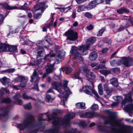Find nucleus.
Wrapping results in <instances>:
<instances>
[{
    "label": "nucleus",
    "instance_id": "9b49d317",
    "mask_svg": "<svg viewBox=\"0 0 133 133\" xmlns=\"http://www.w3.org/2000/svg\"><path fill=\"white\" fill-rule=\"evenodd\" d=\"M10 110L9 107L7 106L1 108V111L2 113H0V118L8 116Z\"/></svg>",
    "mask_w": 133,
    "mask_h": 133
},
{
    "label": "nucleus",
    "instance_id": "3c124183",
    "mask_svg": "<svg viewBox=\"0 0 133 133\" xmlns=\"http://www.w3.org/2000/svg\"><path fill=\"white\" fill-rule=\"evenodd\" d=\"M63 97L64 98L62 102L63 104V105H65V102L67 101V99L68 97V95L66 96V97H65V96H63Z\"/></svg>",
    "mask_w": 133,
    "mask_h": 133
},
{
    "label": "nucleus",
    "instance_id": "ddd939ff",
    "mask_svg": "<svg viewBox=\"0 0 133 133\" xmlns=\"http://www.w3.org/2000/svg\"><path fill=\"white\" fill-rule=\"evenodd\" d=\"M30 81L31 82H38L39 79L40 77L38 75L37 73L36 70H34L33 74L30 77Z\"/></svg>",
    "mask_w": 133,
    "mask_h": 133
},
{
    "label": "nucleus",
    "instance_id": "8fccbe9b",
    "mask_svg": "<svg viewBox=\"0 0 133 133\" xmlns=\"http://www.w3.org/2000/svg\"><path fill=\"white\" fill-rule=\"evenodd\" d=\"M84 6L83 5H79L78 6L77 11L80 12L84 10Z\"/></svg>",
    "mask_w": 133,
    "mask_h": 133
},
{
    "label": "nucleus",
    "instance_id": "603ef678",
    "mask_svg": "<svg viewBox=\"0 0 133 133\" xmlns=\"http://www.w3.org/2000/svg\"><path fill=\"white\" fill-rule=\"evenodd\" d=\"M27 4L25 3L24 5L20 7V9L21 10H26L27 9Z\"/></svg>",
    "mask_w": 133,
    "mask_h": 133
},
{
    "label": "nucleus",
    "instance_id": "c85d7f7f",
    "mask_svg": "<svg viewBox=\"0 0 133 133\" xmlns=\"http://www.w3.org/2000/svg\"><path fill=\"white\" fill-rule=\"evenodd\" d=\"M54 98L52 97L51 95H46L45 96V101L48 102H51Z\"/></svg>",
    "mask_w": 133,
    "mask_h": 133
},
{
    "label": "nucleus",
    "instance_id": "4468645a",
    "mask_svg": "<svg viewBox=\"0 0 133 133\" xmlns=\"http://www.w3.org/2000/svg\"><path fill=\"white\" fill-rule=\"evenodd\" d=\"M52 86L55 89L59 92L61 94H63L64 92H61V90L60 87L62 85V84L60 83H59L57 82H54L52 84Z\"/></svg>",
    "mask_w": 133,
    "mask_h": 133
},
{
    "label": "nucleus",
    "instance_id": "4c0bfd02",
    "mask_svg": "<svg viewBox=\"0 0 133 133\" xmlns=\"http://www.w3.org/2000/svg\"><path fill=\"white\" fill-rule=\"evenodd\" d=\"M24 79V76H19L16 78L15 79V81L16 82L19 80H21Z\"/></svg>",
    "mask_w": 133,
    "mask_h": 133
},
{
    "label": "nucleus",
    "instance_id": "338daca9",
    "mask_svg": "<svg viewBox=\"0 0 133 133\" xmlns=\"http://www.w3.org/2000/svg\"><path fill=\"white\" fill-rule=\"evenodd\" d=\"M120 125V123L118 122L115 121L113 123V125L114 126L119 127Z\"/></svg>",
    "mask_w": 133,
    "mask_h": 133
},
{
    "label": "nucleus",
    "instance_id": "09e8293b",
    "mask_svg": "<svg viewBox=\"0 0 133 133\" xmlns=\"http://www.w3.org/2000/svg\"><path fill=\"white\" fill-rule=\"evenodd\" d=\"M15 102L17 104L21 105L23 104V101L21 99H17L15 101Z\"/></svg>",
    "mask_w": 133,
    "mask_h": 133
},
{
    "label": "nucleus",
    "instance_id": "774afa93",
    "mask_svg": "<svg viewBox=\"0 0 133 133\" xmlns=\"http://www.w3.org/2000/svg\"><path fill=\"white\" fill-rule=\"evenodd\" d=\"M68 81L67 80L64 81L63 87L64 88L67 87V84Z\"/></svg>",
    "mask_w": 133,
    "mask_h": 133
},
{
    "label": "nucleus",
    "instance_id": "423d86ee",
    "mask_svg": "<svg viewBox=\"0 0 133 133\" xmlns=\"http://www.w3.org/2000/svg\"><path fill=\"white\" fill-rule=\"evenodd\" d=\"M102 118L104 120L103 126H102L101 123H98L97 124V126L100 131L104 132H107L108 130V117L107 116H102Z\"/></svg>",
    "mask_w": 133,
    "mask_h": 133
},
{
    "label": "nucleus",
    "instance_id": "052dcab7",
    "mask_svg": "<svg viewBox=\"0 0 133 133\" xmlns=\"http://www.w3.org/2000/svg\"><path fill=\"white\" fill-rule=\"evenodd\" d=\"M98 105L96 104L93 105L91 107V109L93 110H96L98 108Z\"/></svg>",
    "mask_w": 133,
    "mask_h": 133
},
{
    "label": "nucleus",
    "instance_id": "a18cd8bd",
    "mask_svg": "<svg viewBox=\"0 0 133 133\" xmlns=\"http://www.w3.org/2000/svg\"><path fill=\"white\" fill-rule=\"evenodd\" d=\"M11 100L9 98H5L3 99L2 101V102L9 103L11 102Z\"/></svg>",
    "mask_w": 133,
    "mask_h": 133
},
{
    "label": "nucleus",
    "instance_id": "dca6fc26",
    "mask_svg": "<svg viewBox=\"0 0 133 133\" xmlns=\"http://www.w3.org/2000/svg\"><path fill=\"white\" fill-rule=\"evenodd\" d=\"M60 70L65 72L66 74H69L72 71V69L70 67H66L61 68Z\"/></svg>",
    "mask_w": 133,
    "mask_h": 133
},
{
    "label": "nucleus",
    "instance_id": "393cba45",
    "mask_svg": "<svg viewBox=\"0 0 133 133\" xmlns=\"http://www.w3.org/2000/svg\"><path fill=\"white\" fill-rule=\"evenodd\" d=\"M3 7L5 9L7 10H12L17 9V7L16 6H11L6 3H5L3 4Z\"/></svg>",
    "mask_w": 133,
    "mask_h": 133
},
{
    "label": "nucleus",
    "instance_id": "bb28decb",
    "mask_svg": "<svg viewBox=\"0 0 133 133\" xmlns=\"http://www.w3.org/2000/svg\"><path fill=\"white\" fill-rule=\"evenodd\" d=\"M117 12L119 14H123V13L129 12V10L124 8H121L117 10Z\"/></svg>",
    "mask_w": 133,
    "mask_h": 133
},
{
    "label": "nucleus",
    "instance_id": "5fc2aeb1",
    "mask_svg": "<svg viewBox=\"0 0 133 133\" xmlns=\"http://www.w3.org/2000/svg\"><path fill=\"white\" fill-rule=\"evenodd\" d=\"M83 71L86 74L88 73L90 71V70L88 69L87 67H84L83 68Z\"/></svg>",
    "mask_w": 133,
    "mask_h": 133
},
{
    "label": "nucleus",
    "instance_id": "b1692460",
    "mask_svg": "<svg viewBox=\"0 0 133 133\" xmlns=\"http://www.w3.org/2000/svg\"><path fill=\"white\" fill-rule=\"evenodd\" d=\"M27 79L24 77V79H22L20 81L21 84L19 86L21 88H24L25 87L26 83L27 82Z\"/></svg>",
    "mask_w": 133,
    "mask_h": 133
},
{
    "label": "nucleus",
    "instance_id": "49530a36",
    "mask_svg": "<svg viewBox=\"0 0 133 133\" xmlns=\"http://www.w3.org/2000/svg\"><path fill=\"white\" fill-rule=\"evenodd\" d=\"M84 15L85 16L89 18H91L92 17V15L89 12H86Z\"/></svg>",
    "mask_w": 133,
    "mask_h": 133
},
{
    "label": "nucleus",
    "instance_id": "9d476101",
    "mask_svg": "<svg viewBox=\"0 0 133 133\" xmlns=\"http://www.w3.org/2000/svg\"><path fill=\"white\" fill-rule=\"evenodd\" d=\"M45 54L44 50V49L42 48V50L39 51L37 52V60L35 61H34V65H38L40 64L42 62V58H39V57H43Z\"/></svg>",
    "mask_w": 133,
    "mask_h": 133
},
{
    "label": "nucleus",
    "instance_id": "c756f323",
    "mask_svg": "<svg viewBox=\"0 0 133 133\" xmlns=\"http://www.w3.org/2000/svg\"><path fill=\"white\" fill-rule=\"evenodd\" d=\"M8 49V51H14L17 49V46L16 45L13 46L9 45Z\"/></svg>",
    "mask_w": 133,
    "mask_h": 133
},
{
    "label": "nucleus",
    "instance_id": "c03bdc74",
    "mask_svg": "<svg viewBox=\"0 0 133 133\" xmlns=\"http://www.w3.org/2000/svg\"><path fill=\"white\" fill-rule=\"evenodd\" d=\"M99 72L105 76L108 75V72L107 70H101L99 71Z\"/></svg>",
    "mask_w": 133,
    "mask_h": 133
},
{
    "label": "nucleus",
    "instance_id": "1a4fd4ad",
    "mask_svg": "<svg viewBox=\"0 0 133 133\" xmlns=\"http://www.w3.org/2000/svg\"><path fill=\"white\" fill-rule=\"evenodd\" d=\"M99 115L97 112L91 111L85 112L80 115L81 117L88 118H93L94 117L99 116Z\"/></svg>",
    "mask_w": 133,
    "mask_h": 133
},
{
    "label": "nucleus",
    "instance_id": "bf43d9fd",
    "mask_svg": "<svg viewBox=\"0 0 133 133\" xmlns=\"http://www.w3.org/2000/svg\"><path fill=\"white\" fill-rule=\"evenodd\" d=\"M94 1L97 5L98 4L103 3L104 1V0H95Z\"/></svg>",
    "mask_w": 133,
    "mask_h": 133
},
{
    "label": "nucleus",
    "instance_id": "de8ad7c7",
    "mask_svg": "<svg viewBox=\"0 0 133 133\" xmlns=\"http://www.w3.org/2000/svg\"><path fill=\"white\" fill-rule=\"evenodd\" d=\"M79 125L80 126L83 128H84L87 125L86 122L84 121H82L80 122Z\"/></svg>",
    "mask_w": 133,
    "mask_h": 133
},
{
    "label": "nucleus",
    "instance_id": "6e6d98bb",
    "mask_svg": "<svg viewBox=\"0 0 133 133\" xmlns=\"http://www.w3.org/2000/svg\"><path fill=\"white\" fill-rule=\"evenodd\" d=\"M65 133H79V132L76 130H73L71 131H66Z\"/></svg>",
    "mask_w": 133,
    "mask_h": 133
},
{
    "label": "nucleus",
    "instance_id": "a19ab883",
    "mask_svg": "<svg viewBox=\"0 0 133 133\" xmlns=\"http://www.w3.org/2000/svg\"><path fill=\"white\" fill-rule=\"evenodd\" d=\"M105 28H103L98 32V33L97 35V36H101L103 33L104 31L105 30Z\"/></svg>",
    "mask_w": 133,
    "mask_h": 133
},
{
    "label": "nucleus",
    "instance_id": "2eb2a0df",
    "mask_svg": "<svg viewBox=\"0 0 133 133\" xmlns=\"http://www.w3.org/2000/svg\"><path fill=\"white\" fill-rule=\"evenodd\" d=\"M9 44L5 43L0 44V52L8 51Z\"/></svg>",
    "mask_w": 133,
    "mask_h": 133
},
{
    "label": "nucleus",
    "instance_id": "4be33fe9",
    "mask_svg": "<svg viewBox=\"0 0 133 133\" xmlns=\"http://www.w3.org/2000/svg\"><path fill=\"white\" fill-rule=\"evenodd\" d=\"M0 81L3 85H5L10 82V80L9 79L4 77L2 79H0Z\"/></svg>",
    "mask_w": 133,
    "mask_h": 133
},
{
    "label": "nucleus",
    "instance_id": "680f3d73",
    "mask_svg": "<svg viewBox=\"0 0 133 133\" xmlns=\"http://www.w3.org/2000/svg\"><path fill=\"white\" fill-rule=\"evenodd\" d=\"M20 97L21 95L17 93L14 96V99H16V100L17 99H18V98Z\"/></svg>",
    "mask_w": 133,
    "mask_h": 133
},
{
    "label": "nucleus",
    "instance_id": "a211bd4d",
    "mask_svg": "<svg viewBox=\"0 0 133 133\" xmlns=\"http://www.w3.org/2000/svg\"><path fill=\"white\" fill-rule=\"evenodd\" d=\"M64 52L62 51H58L57 52L56 59L58 60L59 59L62 58L64 56Z\"/></svg>",
    "mask_w": 133,
    "mask_h": 133
},
{
    "label": "nucleus",
    "instance_id": "e433bc0d",
    "mask_svg": "<svg viewBox=\"0 0 133 133\" xmlns=\"http://www.w3.org/2000/svg\"><path fill=\"white\" fill-rule=\"evenodd\" d=\"M79 72H77L75 73L74 74V78L75 79H80L82 81V78L81 77L79 76Z\"/></svg>",
    "mask_w": 133,
    "mask_h": 133
},
{
    "label": "nucleus",
    "instance_id": "0eeeda50",
    "mask_svg": "<svg viewBox=\"0 0 133 133\" xmlns=\"http://www.w3.org/2000/svg\"><path fill=\"white\" fill-rule=\"evenodd\" d=\"M64 35L67 36V40L75 41L78 38L77 32L72 30H68L66 32Z\"/></svg>",
    "mask_w": 133,
    "mask_h": 133
},
{
    "label": "nucleus",
    "instance_id": "cd10ccee",
    "mask_svg": "<svg viewBox=\"0 0 133 133\" xmlns=\"http://www.w3.org/2000/svg\"><path fill=\"white\" fill-rule=\"evenodd\" d=\"M126 110L128 112L133 111V103H131L125 107Z\"/></svg>",
    "mask_w": 133,
    "mask_h": 133
},
{
    "label": "nucleus",
    "instance_id": "7c9ffc66",
    "mask_svg": "<svg viewBox=\"0 0 133 133\" xmlns=\"http://www.w3.org/2000/svg\"><path fill=\"white\" fill-rule=\"evenodd\" d=\"M22 97L23 99L26 100H28L29 99H33L31 97L28 95L26 93L23 94Z\"/></svg>",
    "mask_w": 133,
    "mask_h": 133
},
{
    "label": "nucleus",
    "instance_id": "58836bf2",
    "mask_svg": "<svg viewBox=\"0 0 133 133\" xmlns=\"http://www.w3.org/2000/svg\"><path fill=\"white\" fill-rule=\"evenodd\" d=\"M92 93L94 94L96 96L95 98L96 99L97 101H99V96L97 93L94 90L92 91Z\"/></svg>",
    "mask_w": 133,
    "mask_h": 133
},
{
    "label": "nucleus",
    "instance_id": "aec40b11",
    "mask_svg": "<svg viewBox=\"0 0 133 133\" xmlns=\"http://www.w3.org/2000/svg\"><path fill=\"white\" fill-rule=\"evenodd\" d=\"M86 76L87 77V79L91 81V80L95 78L96 76L94 72H90V75L87 74Z\"/></svg>",
    "mask_w": 133,
    "mask_h": 133
},
{
    "label": "nucleus",
    "instance_id": "473e14b6",
    "mask_svg": "<svg viewBox=\"0 0 133 133\" xmlns=\"http://www.w3.org/2000/svg\"><path fill=\"white\" fill-rule=\"evenodd\" d=\"M64 88L65 91L66 93V95H64V96H65V97H66V96L67 95H68L69 96V95L71 94V92L69 88H68L67 87Z\"/></svg>",
    "mask_w": 133,
    "mask_h": 133
},
{
    "label": "nucleus",
    "instance_id": "864d4df0",
    "mask_svg": "<svg viewBox=\"0 0 133 133\" xmlns=\"http://www.w3.org/2000/svg\"><path fill=\"white\" fill-rule=\"evenodd\" d=\"M116 133H132L131 132H127L123 130H117Z\"/></svg>",
    "mask_w": 133,
    "mask_h": 133
},
{
    "label": "nucleus",
    "instance_id": "0e129e2a",
    "mask_svg": "<svg viewBox=\"0 0 133 133\" xmlns=\"http://www.w3.org/2000/svg\"><path fill=\"white\" fill-rule=\"evenodd\" d=\"M108 50V49L107 48H105L103 49L102 51H99L100 53L101 54H103L106 53Z\"/></svg>",
    "mask_w": 133,
    "mask_h": 133
},
{
    "label": "nucleus",
    "instance_id": "2f4dec72",
    "mask_svg": "<svg viewBox=\"0 0 133 133\" xmlns=\"http://www.w3.org/2000/svg\"><path fill=\"white\" fill-rule=\"evenodd\" d=\"M105 68V65L104 64L99 65L98 66H96L95 68L93 69L94 71L96 70L101 69H104Z\"/></svg>",
    "mask_w": 133,
    "mask_h": 133
},
{
    "label": "nucleus",
    "instance_id": "7ed1b4c3",
    "mask_svg": "<svg viewBox=\"0 0 133 133\" xmlns=\"http://www.w3.org/2000/svg\"><path fill=\"white\" fill-rule=\"evenodd\" d=\"M96 40V38L94 37H91L89 38L87 40V45H81L78 48V50L82 52L83 55H86L88 54L87 51L90 47V46L94 43Z\"/></svg>",
    "mask_w": 133,
    "mask_h": 133
},
{
    "label": "nucleus",
    "instance_id": "37998d69",
    "mask_svg": "<svg viewBox=\"0 0 133 133\" xmlns=\"http://www.w3.org/2000/svg\"><path fill=\"white\" fill-rule=\"evenodd\" d=\"M42 15V14L38 13L36 14H34V18L37 19L40 18Z\"/></svg>",
    "mask_w": 133,
    "mask_h": 133
},
{
    "label": "nucleus",
    "instance_id": "f03ea898",
    "mask_svg": "<svg viewBox=\"0 0 133 133\" xmlns=\"http://www.w3.org/2000/svg\"><path fill=\"white\" fill-rule=\"evenodd\" d=\"M17 127L21 130H23L26 127H30L28 133H37V129H34L35 124L34 118L33 117L26 118L22 124L17 125Z\"/></svg>",
    "mask_w": 133,
    "mask_h": 133
},
{
    "label": "nucleus",
    "instance_id": "e2e57ef3",
    "mask_svg": "<svg viewBox=\"0 0 133 133\" xmlns=\"http://www.w3.org/2000/svg\"><path fill=\"white\" fill-rule=\"evenodd\" d=\"M104 89L108 93V85L107 84H105L104 85Z\"/></svg>",
    "mask_w": 133,
    "mask_h": 133
},
{
    "label": "nucleus",
    "instance_id": "79ce46f5",
    "mask_svg": "<svg viewBox=\"0 0 133 133\" xmlns=\"http://www.w3.org/2000/svg\"><path fill=\"white\" fill-rule=\"evenodd\" d=\"M113 72L116 73H118L119 72V68H116L112 69L111 70Z\"/></svg>",
    "mask_w": 133,
    "mask_h": 133
},
{
    "label": "nucleus",
    "instance_id": "412c9836",
    "mask_svg": "<svg viewBox=\"0 0 133 133\" xmlns=\"http://www.w3.org/2000/svg\"><path fill=\"white\" fill-rule=\"evenodd\" d=\"M96 5L95 1H93L90 2L88 5L86 6L85 8L86 9H91L94 8Z\"/></svg>",
    "mask_w": 133,
    "mask_h": 133
},
{
    "label": "nucleus",
    "instance_id": "4d7b16f0",
    "mask_svg": "<svg viewBox=\"0 0 133 133\" xmlns=\"http://www.w3.org/2000/svg\"><path fill=\"white\" fill-rule=\"evenodd\" d=\"M84 92L85 94H87L88 95H91L92 94V92L91 91H90L88 89H86L84 91Z\"/></svg>",
    "mask_w": 133,
    "mask_h": 133
},
{
    "label": "nucleus",
    "instance_id": "5701e85b",
    "mask_svg": "<svg viewBox=\"0 0 133 133\" xmlns=\"http://www.w3.org/2000/svg\"><path fill=\"white\" fill-rule=\"evenodd\" d=\"M76 107L77 108H81L84 109L86 108L85 103L81 102L77 103L76 104Z\"/></svg>",
    "mask_w": 133,
    "mask_h": 133
},
{
    "label": "nucleus",
    "instance_id": "13d9d810",
    "mask_svg": "<svg viewBox=\"0 0 133 133\" xmlns=\"http://www.w3.org/2000/svg\"><path fill=\"white\" fill-rule=\"evenodd\" d=\"M87 89H89L91 92L94 90L90 85H86L84 87Z\"/></svg>",
    "mask_w": 133,
    "mask_h": 133
},
{
    "label": "nucleus",
    "instance_id": "f3484780",
    "mask_svg": "<svg viewBox=\"0 0 133 133\" xmlns=\"http://www.w3.org/2000/svg\"><path fill=\"white\" fill-rule=\"evenodd\" d=\"M97 57V52L94 51L90 54L89 59L91 61L95 60Z\"/></svg>",
    "mask_w": 133,
    "mask_h": 133
},
{
    "label": "nucleus",
    "instance_id": "69168bd1",
    "mask_svg": "<svg viewBox=\"0 0 133 133\" xmlns=\"http://www.w3.org/2000/svg\"><path fill=\"white\" fill-rule=\"evenodd\" d=\"M15 69L14 68H12L10 69H7V71L8 73H12L14 72L15 71Z\"/></svg>",
    "mask_w": 133,
    "mask_h": 133
},
{
    "label": "nucleus",
    "instance_id": "a878e982",
    "mask_svg": "<svg viewBox=\"0 0 133 133\" xmlns=\"http://www.w3.org/2000/svg\"><path fill=\"white\" fill-rule=\"evenodd\" d=\"M74 57L75 58L78 59V60L82 61L83 60V58L81 56L80 53L79 52H77L74 55Z\"/></svg>",
    "mask_w": 133,
    "mask_h": 133
},
{
    "label": "nucleus",
    "instance_id": "39448f33",
    "mask_svg": "<svg viewBox=\"0 0 133 133\" xmlns=\"http://www.w3.org/2000/svg\"><path fill=\"white\" fill-rule=\"evenodd\" d=\"M49 55V54L45 55L44 58V62H46L49 65L48 68L46 69V72L48 74L52 72L54 70V65L55 63L54 61L52 60L51 61L50 59L47 58Z\"/></svg>",
    "mask_w": 133,
    "mask_h": 133
},
{
    "label": "nucleus",
    "instance_id": "6ab92c4d",
    "mask_svg": "<svg viewBox=\"0 0 133 133\" xmlns=\"http://www.w3.org/2000/svg\"><path fill=\"white\" fill-rule=\"evenodd\" d=\"M110 83L113 85L115 87H117L118 85L117 79L115 77L112 78L110 80Z\"/></svg>",
    "mask_w": 133,
    "mask_h": 133
},
{
    "label": "nucleus",
    "instance_id": "f8f14e48",
    "mask_svg": "<svg viewBox=\"0 0 133 133\" xmlns=\"http://www.w3.org/2000/svg\"><path fill=\"white\" fill-rule=\"evenodd\" d=\"M45 3L44 2L38 3L35 6V9L36 11L41 10L42 13L44 11V8L45 9L47 7V5H45Z\"/></svg>",
    "mask_w": 133,
    "mask_h": 133
},
{
    "label": "nucleus",
    "instance_id": "c9c22d12",
    "mask_svg": "<svg viewBox=\"0 0 133 133\" xmlns=\"http://www.w3.org/2000/svg\"><path fill=\"white\" fill-rule=\"evenodd\" d=\"M42 41H38L37 43H36V45L38 47H39V48H40L41 50L40 51L42 50V49H43L42 48Z\"/></svg>",
    "mask_w": 133,
    "mask_h": 133
},
{
    "label": "nucleus",
    "instance_id": "72a5a7b5",
    "mask_svg": "<svg viewBox=\"0 0 133 133\" xmlns=\"http://www.w3.org/2000/svg\"><path fill=\"white\" fill-rule=\"evenodd\" d=\"M78 49L77 47H72L71 51H70V53L72 54H73V53L76 54V53L78 52L77 51Z\"/></svg>",
    "mask_w": 133,
    "mask_h": 133
},
{
    "label": "nucleus",
    "instance_id": "20e7f679",
    "mask_svg": "<svg viewBox=\"0 0 133 133\" xmlns=\"http://www.w3.org/2000/svg\"><path fill=\"white\" fill-rule=\"evenodd\" d=\"M113 98L118 103H119L120 102L122 101V104L124 105H125L127 102H132V101L131 95L129 94L125 96V98L123 101V100L122 97L121 96H114L113 97Z\"/></svg>",
    "mask_w": 133,
    "mask_h": 133
},
{
    "label": "nucleus",
    "instance_id": "6e6552de",
    "mask_svg": "<svg viewBox=\"0 0 133 133\" xmlns=\"http://www.w3.org/2000/svg\"><path fill=\"white\" fill-rule=\"evenodd\" d=\"M122 62L126 66L129 67L133 65V59L131 58L123 57L121 60L117 61V63Z\"/></svg>",
    "mask_w": 133,
    "mask_h": 133
},
{
    "label": "nucleus",
    "instance_id": "ea45409f",
    "mask_svg": "<svg viewBox=\"0 0 133 133\" xmlns=\"http://www.w3.org/2000/svg\"><path fill=\"white\" fill-rule=\"evenodd\" d=\"M71 9V8L70 6H68L66 8H61V12H66Z\"/></svg>",
    "mask_w": 133,
    "mask_h": 133
},
{
    "label": "nucleus",
    "instance_id": "f257e3e1",
    "mask_svg": "<svg viewBox=\"0 0 133 133\" xmlns=\"http://www.w3.org/2000/svg\"><path fill=\"white\" fill-rule=\"evenodd\" d=\"M75 115L73 113H70L67 114L64 118H57V114L54 112L51 115H46L49 121L52 120L53 127L49 130L46 131L44 133H58L60 126L64 127L69 125V120L75 117Z\"/></svg>",
    "mask_w": 133,
    "mask_h": 133
},
{
    "label": "nucleus",
    "instance_id": "f704fd0d",
    "mask_svg": "<svg viewBox=\"0 0 133 133\" xmlns=\"http://www.w3.org/2000/svg\"><path fill=\"white\" fill-rule=\"evenodd\" d=\"M23 107L24 108L26 109H30L31 108V103H29L26 104L24 105Z\"/></svg>",
    "mask_w": 133,
    "mask_h": 133
}]
</instances>
